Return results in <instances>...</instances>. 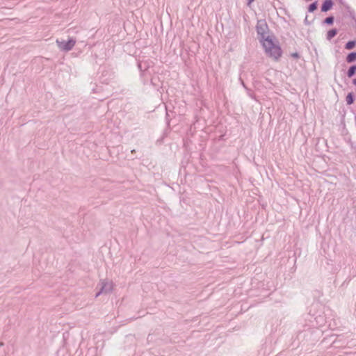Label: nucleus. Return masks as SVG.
I'll return each instance as SVG.
<instances>
[{"instance_id": "nucleus-1", "label": "nucleus", "mask_w": 356, "mask_h": 356, "mask_svg": "<svg viewBox=\"0 0 356 356\" xmlns=\"http://www.w3.org/2000/svg\"><path fill=\"white\" fill-rule=\"evenodd\" d=\"M256 30L266 53L269 56L277 60L282 56V49L278 44L273 42L270 36L266 35L268 31V26L266 21L258 20Z\"/></svg>"}, {"instance_id": "nucleus-2", "label": "nucleus", "mask_w": 356, "mask_h": 356, "mask_svg": "<svg viewBox=\"0 0 356 356\" xmlns=\"http://www.w3.org/2000/svg\"><path fill=\"white\" fill-rule=\"evenodd\" d=\"M58 47L64 51H69L73 48L75 45V40L73 39H70L67 41H56Z\"/></svg>"}, {"instance_id": "nucleus-3", "label": "nucleus", "mask_w": 356, "mask_h": 356, "mask_svg": "<svg viewBox=\"0 0 356 356\" xmlns=\"http://www.w3.org/2000/svg\"><path fill=\"white\" fill-rule=\"evenodd\" d=\"M333 5L334 2L332 0H325L321 7V12L326 13L329 11Z\"/></svg>"}, {"instance_id": "nucleus-4", "label": "nucleus", "mask_w": 356, "mask_h": 356, "mask_svg": "<svg viewBox=\"0 0 356 356\" xmlns=\"http://www.w3.org/2000/svg\"><path fill=\"white\" fill-rule=\"evenodd\" d=\"M338 31L337 29H332L327 31L326 35V39L327 40H331L337 34Z\"/></svg>"}, {"instance_id": "nucleus-5", "label": "nucleus", "mask_w": 356, "mask_h": 356, "mask_svg": "<svg viewBox=\"0 0 356 356\" xmlns=\"http://www.w3.org/2000/svg\"><path fill=\"white\" fill-rule=\"evenodd\" d=\"M346 62L348 63H353L356 60V51L349 53L346 56Z\"/></svg>"}, {"instance_id": "nucleus-6", "label": "nucleus", "mask_w": 356, "mask_h": 356, "mask_svg": "<svg viewBox=\"0 0 356 356\" xmlns=\"http://www.w3.org/2000/svg\"><path fill=\"white\" fill-rule=\"evenodd\" d=\"M356 73V65H351L347 71V76L348 78L353 77Z\"/></svg>"}, {"instance_id": "nucleus-7", "label": "nucleus", "mask_w": 356, "mask_h": 356, "mask_svg": "<svg viewBox=\"0 0 356 356\" xmlns=\"http://www.w3.org/2000/svg\"><path fill=\"white\" fill-rule=\"evenodd\" d=\"M346 101L348 105H351L354 103L355 96L353 92H350L347 95Z\"/></svg>"}, {"instance_id": "nucleus-8", "label": "nucleus", "mask_w": 356, "mask_h": 356, "mask_svg": "<svg viewBox=\"0 0 356 356\" xmlns=\"http://www.w3.org/2000/svg\"><path fill=\"white\" fill-rule=\"evenodd\" d=\"M356 45L355 40H350L345 44V49H353Z\"/></svg>"}, {"instance_id": "nucleus-9", "label": "nucleus", "mask_w": 356, "mask_h": 356, "mask_svg": "<svg viewBox=\"0 0 356 356\" xmlns=\"http://www.w3.org/2000/svg\"><path fill=\"white\" fill-rule=\"evenodd\" d=\"M334 21V16H329L323 20V23L327 24V25H332V24H333Z\"/></svg>"}, {"instance_id": "nucleus-10", "label": "nucleus", "mask_w": 356, "mask_h": 356, "mask_svg": "<svg viewBox=\"0 0 356 356\" xmlns=\"http://www.w3.org/2000/svg\"><path fill=\"white\" fill-rule=\"evenodd\" d=\"M317 6H318L317 1H314V2L312 3L308 7V11L309 13L314 12V10H316L317 9Z\"/></svg>"}, {"instance_id": "nucleus-11", "label": "nucleus", "mask_w": 356, "mask_h": 356, "mask_svg": "<svg viewBox=\"0 0 356 356\" xmlns=\"http://www.w3.org/2000/svg\"><path fill=\"white\" fill-rule=\"evenodd\" d=\"M291 56H292V57H293V58H298L300 57V55H299V54H298V53L295 52V53H293V54H291Z\"/></svg>"}, {"instance_id": "nucleus-12", "label": "nucleus", "mask_w": 356, "mask_h": 356, "mask_svg": "<svg viewBox=\"0 0 356 356\" xmlns=\"http://www.w3.org/2000/svg\"><path fill=\"white\" fill-rule=\"evenodd\" d=\"M253 1H254V0H248L247 5L249 6Z\"/></svg>"}, {"instance_id": "nucleus-13", "label": "nucleus", "mask_w": 356, "mask_h": 356, "mask_svg": "<svg viewBox=\"0 0 356 356\" xmlns=\"http://www.w3.org/2000/svg\"><path fill=\"white\" fill-rule=\"evenodd\" d=\"M352 83L353 85L356 86V79H353Z\"/></svg>"}, {"instance_id": "nucleus-14", "label": "nucleus", "mask_w": 356, "mask_h": 356, "mask_svg": "<svg viewBox=\"0 0 356 356\" xmlns=\"http://www.w3.org/2000/svg\"><path fill=\"white\" fill-rule=\"evenodd\" d=\"M106 284H105L102 286V291H103L104 290V289H105V287H106Z\"/></svg>"}, {"instance_id": "nucleus-15", "label": "nucleus", "mask_w": 356, "mask_h": 356, "mask_svg": "<svg viewBox=\"0 0 356 356\" xmlns=\"http://www.w3.org/2000/svg\"><path fill=\"white\" fill-rule=\"evenodd\" d=\"M305 23H306V24H308V23H307V22H308V20H307V17L305 18Z\"/></svg>"}, {"instance_id": "nucleus-16", "label": "nucleus", "mask_w": 356, "mask_h": 356, "mask_svg": "<svg viewBox=\"0 0 356 356\" xmlns=\"http://www.w3.org/2000/svg\"><path fill=\"white\" fill-rule=\"evenodd\" d=\"M350 16H351L353 19L355 18V17H354V15H353V14L352 13H350Z\"/></svg>"}, {"instance_id": "nucleus-17", "label": "nucleus", "mask_w": 356, "mask_h": 356, "mask_svg": "<svg viewBox=\"0 0 356 356\" xmlns=\"http://www.w3.org/2000/svg\"><path fill=\"white\" fill-rule=\"evenodd\" d=\"M108 285H109L110 288H111V284L108 283Z\"/></svg>"}]
</instances>
